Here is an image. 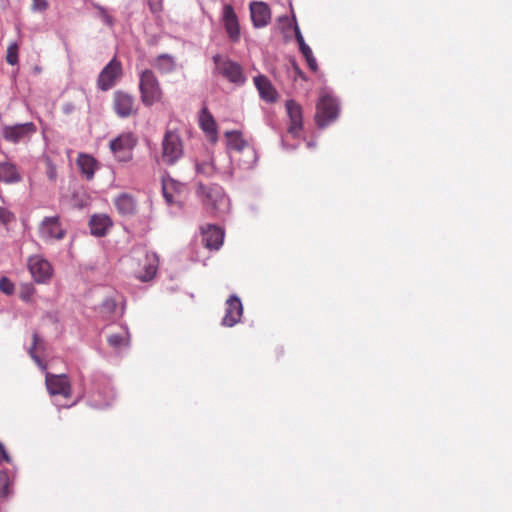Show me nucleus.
Returning <instances> with one entry per match:
<instances>
[{"mask_svg": "<svg viewBox=\"0 0 512 512\" xmlns=\"http://www.w3.org/2000/svg\"><path fill=\"white\" fill-rule=\"evenodd\" d=\"M250 16L255 28H263L271 21V10L268 4L262 1H254L249 5Z\"/></svg>", "mask_w": 512, "mask_h": 512, "instance_id": "nucleus-16", "label": "nucleus"}, {"mask_svg": "<svg viewBox=\"0 0 512 512\" xmlns=\"http://www.w3.org/2000/svg\"><path fill=\"white\" fill-rule=\"evenodd\" d=\"M153 65L161 73H170L175 69V61L173 57L167 54L159 55L154 60Z\"/></svg>", "mask_w": 512, "mask_h": 512, "instance_id": "nucleus-27", "label": "nucleus"}, {"mask_svg": "<svg viewBox=\"0 0 512 512\" xmlns=\"http://www.w3.org/2000/svg\"><path fill=\"white\" fill-rule=\"evenodd\" d=\"M243 314V306L241 300L231 295L226 301L225 315L222 319V324L227 327H233L240 322Z\"/></svg>", "mask_w": 512, "mask_h": 512, "instance_id": "nucleus-17", "label": "nucleus"}, {"mask_svg": "<svg viewBox=\"0 0 512 512\" xmlns=\"http://www.w3.org/2000/svg\"><path fill=\"white\" fill-rule=\"evenodd\" d=\"M285 107L290 119L287 131L293 137H298L303 128L302 107L294 100H287Z\"/></svg>", "mask_w": 512, "mask_h": 512, "instance_id": "nucleus-14", "label": "nucleus"}, {"mask_svg": "<svg viewBox=\"0 0 512 512\" xmlns=\"http://www.w3.org/2000/svg\"><path fill=\"white\" fill-rule=\"evenodd\" d=\"M21 174L15 164L11 162H0V182L14 184L20 182Z\"/></svg>", "mask_w": 512, "mask_h": 512, "instance_id": "nucleus-22", "label": "nucleus"}, {"mask_svg": "<svg viewBox=\"0 0 512 512\" xmlns=\"http://www.w3.org/2000/svg\"><path fill=\"white\" fill-rule=\"evenodd\" d=\"M89 226L92 235L102 237L111 228L112 221L109 216L104 214L93 215L89 221Z\"/></svg>", "mask_w": 512, "mask_h": 512, "instance_id": "nucleus-20", "label": "nucleus"}, {"mask_svg": "<svg viewBox=\"0 0 512 512\" xmlns=\"http://www.w3.org/2000/svg\"><path fill=\"white\" fill-rule=\"evenodd\" d=\"M28 269L37 283H45L52 277L51 264L41 256L35 255L28 259Z\"/></svg>", "mask_w": 512, "mask_h": 512, "instance_id": "nucleus-13", "label": "nucleus"}, {"mask_svg": "<svg viewBox=\"0 0 512 512\" xmlns=\"http://www.w3.org/2000/svg\"><path fill=\"white\" fill-rule=\"evenodd\" d=\"M295 38L296 41L298 42L299 48L302 47L303 44H306L297 24H295Z\"/></svg>", "mask_w": 512, "mask_h": 512, "instance_id": "nucleus-38", "label": "nucleus"}, {"mask_svg": "<svg viewBox=\"0 0 512 512\" xmlns=\"http://www.w3.org/2000/svg\"><path fill=\"white\" fill-rule=\"evenodd\" d=\"M118 212L122 215H130L135 211L134 199L128 194H121L114 200Z\"/></svg>", "mask_w": 512, "mask_h": 512, "instance_id": "nucleus-26", "label": "nucleus"}, {"mask_svg": "<svg viewBox=\"0 0 512 512\" xmlns=\"http://www.w3.org/2000/svg\"><path fill=\"white\" fill-rule=\"evenodd\" d=\"M112 108L119 118L136 116L139 111L135 96L122 90L113 93Z\"/></svg>", "mask_w": 512, "mask_h": 512, "instance_id": "nucleus-5", "label": "nucleus"}, {"mask_svg": "<svg viewBox=\"0 0 512 512\" xmlns=\"http://www.w3.org/2000/svg\"><path fill=\"white\" fill-rule=\"evenodd\" d=\"M221 21L229 40L233 43L239 42L241 38V27L238 16L231 4H225L223 6Z\"/></svg>", "mask_w": 512, "mask_h": 512, "instance_id": "nucleus-9", "label": "nucleus"}, {"mask_svg": "<svg viewBox=\"0 0 512 512\" xmlns=\"http://www.w3.org/2000/svg\"><path fill=\"white\" fill-rule=\"evenodd\" d=\"M225 137L227 139V147L230 150L241 152L248 147V142L238 131H227Z\"/></svg>", "mask_w": 512, "mask_h": 512, "instance_id": "nucleus-25", "label": "nucleus"}, {"mask_svg": "<svg viewBox=\"0 0 512 512\" xmlns=\"http://www.w3.org/2000/svg\"><path fill=\"white\" fill-rule=\"evenodd\" d=\"M46 386L51 395H61L65 398L71 396V385L66 375H53L47 373Z\"/></svg>", "mask_w": 512, "mask_h": 512, "instance_id": "nucleus-15", "label": "nucleus"}, {"mask_svg": "<svg viewBox=\"0 0 512 512\" xmlns=\"http://www.w3.org/2000/svg\"><path fill=\"white\" fill-rule=\"evenodd\" d=\"M38 340H39L38 335L36 333H34L33 334V345L29 349V354L35 360L36 363L41 364L40 358L35 354V349H36Z\"/></svg>", "mask_w": 512, "mask_h": 512, "instance_id": "nucleus-35", "label": "nucleus"}, {"mask_svg": "<svg viewBox=\"0 0 512 512\" xmlns=\"http://www.w3.org/2000/svg\"><path fill=\"white\" fill-rule=\"evenodd\" d=\"M108 343L115 349L129 344V333L123 332L121 334H112L108 337Z\"/></svg>", "mask_w": 512, "mask_h": 512, "instance_id": "nucleus-29", "label": "nucleus"}, {"mask_svg": "<svg viewBox=\"0 0 512 512\" xmlns=\"http://www.w3.org/2000/svg\"><path fill=\"white\" fill-rule=\"evenodd\" d=\"M294 70H295V74L298 77H300L303 80H306L305 74L303 73V71L296 64H294Z\"/></svg>", "mask_w": 512, "mask_h": 512, "instance_id": "nucleus-42", "label": "nucleus"}, {"mask_svg": "<svg viewBox=\"0 0 512 512\" xmlns=\"http://www.w3.org/2000/svg\"><path fill=\"white\" fill-rule=\"evenodd\" d=\"M34 289L32 287H26L23 292H21V298L28 301L32 296Z\"/></svg>", "mask_w": 512, "mask_h": 512, "instance_id": "nucleus-40", "label": "nucleus"}, {"mask_svg": "<svg viewBox=\"0 0 512 512\" xmlns=\"http://www.w3.org/2000/svg\"><path fill=\"white\" fill-rule=\"evenodd\" d=\"M45 173L48 179L52 182H55L57 179V168L53 164L50 158H45Z\"/></svg>", "mask_w": 512, "mask_h": 512, "instance_id": "nucleus-32", "label": "nucleus"}, {"mask_svg": "<svg viewBox=\"0 0 512 512\" xmlns=\"http://www.w3.org/2000/svg\"><path fill=\"white\" fill-rule=\"evenodd\" d=\"M137 144V137L132 132H124L110 141L109 147L119 161L132 159V150Z\"/></svg>", "mask_w": 512, "mask_h": 512, "instance_id": "nucleus-7", "label": "nucleus"}, {"mask_svg": "<svg viewBox=\"0 0 512 512\" xmlns=\"http://www.w3.org/2000/svg\"><path fill=\"white\" fill-rule=\"evenodd\" d=\"M185 189L184 184L172 179L163 178L162 180V192L163 196L168 204L175 202V195L180 194Z\"/></svg>", "mask_w": 512, "mask_h": 512, "instance_id": "nucleus-21", "label": "nucleus"}, {"mask_svg": "<svg viewBox=\"0 0 512 512\" xmlns=\"http://www.w3.org/2000/svg\"><path fill=\"white\" fill-rule=\"evenodd\" d=\"M0 290L7 295H11L14 292V284L8 278L2 277L0 279Z\"/></svg>", "mask_w": 512, "mask_h": 512, "instance_id": "nucleus-33", "label": "nucleus"}, {"mask_svg": "<svg viewBox=\"0 0 512 512\" xmlns=\"http://www.w3.org/2000/svg\"><path fill=\"white\" fill-rule=\"evenodd\" d=\"M77 166L86 179L91 180L97 169V161L90 155L80 154L77 158Z\"/></svg>", "mask_w": 512, "mask_h": 512, "instance_id": "nucleus-24", "label": "nucleus"}, {"mask_svg": "<svg viewBox=\"0 0 512 512\" xmlns=\"http://www.w3.org/2000/svg\"><path fill=\"white\" fill-rule=\"evenodd\" d=\"M254 84L261 99L268 103H274L278 99V93L271 81L264 75L254 77Z\"/></svg>", "mask_w": 512, "mask_h": 512, "instance_id": "nucleus-19", "label": "nucleus"}, {"mask_svg": "<svg viewBox=\"0 0 512 512\" xmlns=\"http://www.w3.org/2000/svg\"><path fill=\"white\" fill-rule=\"evenodd\" d=\"M11 494V480L6 470H0V499H6Z\"/></svg>", "mask_w": 512, "mask_h": 512, "instance_id": "nucleus-28", "label": "nucleus"}, {"mask_svg": "<svg viewBox=\"0 0 512 512\" xmlns=\"http://www.w3.org/2000/svg\"><path fill=\"white\" fill-rule=\"evenodd\" d=\"M199 124L202 130L208 134L213 141L217 139V124L212 116V114L208 111L206 107H203L201 110V114L199 117Z\"/></svg>", "mask_w": 512, "mask_h": 512, "instance_id": "nucleus-23", "label": "nucleus"}, {"mask_svg": "<svg viewBox=\"0 0 512 512\" xmlns=\"http://www.w3.org/2000/svg\"><path fill=\"white\" fill-rule=\"evenodd\" d=\"M305 60L307 62L308 67L313 72H316L318 70L317 61H316L315 57L313 56V54L311 56H309V57H306Z\"/></svg>", "mask_w": 512, "mask_h": 512, "instance_id": "nucleus-37", "label": "nucleus"}, {"mask_svg": "<svg viewBox=\"0 0 512 512\" xmlns=\"http://www.w3.org/2000/svg\"><path fill=\"white\" fill-rule=\"evenodd\" d=\"M196 172L205 177H211L215 173V166L212 160H207L203 162H196L195 164Z\"/></svg>", "mask_w": 512, "mask_h": 512, "instance_id": "nucleus-30", "label": "nucleus"}, {"mask_svg": "<svg viewBox=\"0 0 512 512\" xmlns=\"http://www.w3.org/2000/svg\"><path fill=\"white\" fill-rule=\"evenodd\" d=\"M0 459L4 460L7 463L11 462V458L8 455V453L6 452V449L1 442H0Z\"/></svg>", "mask_w": 512, "mask_h": 512, "instance_id": "nucleus-39", "label": "nucleus"}, {"mask_svg": "<svg viewBox=\"0 0 512 512\" xmlns=\"http://www.w3.org/2000/svg\"><path fill=\"white\" fill-rule=\"evenodd\" d=\"M339 114V105L335 98L323 95L316 105L315 121L318 127L324 128L333 122Z\"/></svg>", "mask_w": 512, "mask_h": 512, "instance_id": "nucleus-6", "label": "nucleus"}, {"mask_svg": "<svg viewBox=\"0 0 512 512\" xmlns=\"http://www.w3.org/2000/svg\"><path fill=\"white\" fill-rule=\"evenodd\" d=\"M304 58L311 56L312 50L307 44H303L302 47L299 48Z\"/></svg>", "mask_w": 512, "mask_h": 512, "instance_id": "nucleus-41", "label": "nucleus"}, {"mask_svg": "<svg viewBox=\"0 0 512 512\" xmlns=\"http://www.w3.org/2000/svg\"><path fill=\"white\" fill-rule=\"evenodd\" d=\"M139 91L141 101L144 106L147 107L161 102L164 96L156 75L150 69H145L141 72L139 79Z\"/></svg>", "mask_w": 512, "mask_h": 512, "instance_id": "nucleus-2", "label": "nucleus"}, {"mask_svg": "<svg viewBox=\"0 0 512 512\" xmlns=\"http://www.w3.org/2000/svg\"><path fill=\"white\" fill-rule=\"evenodd\" d=\"M217 71L227 78L230 82L235 84H243L245 77L242 72L241 66L229 59H222L220 55L213 57Z\"/></svg>", "mask_w": 512, "mask_h": 512, "instance_id": "nucleus-10", "label": "nucleus"}, {"mask_svg": "<svg viewBox=\"0 0 512 512\" xmlns=\"http://www.w3.org/2000/svg\"><path fill=\"white\" fill-rule=\"evenodd\" d=\"M224 240V231L214 225H208L206 229L202 231V243L210 250H218Z\"/></svg>", "mask_w": 512, "mask_h": 512, "instance_id": "nucleus-18", "label": "nucleus"}, {"mask_svg": "<svg viewBox=\"0 0 512 512\" xmlns=\"http://www.w3.org/2000/svg\"><path fill=\"white\" fill-rule=\"evenodd\" d=\"M39 235L44 241L61 240L66 235L58 216L45 217L39 225Z\"/></svg>", "mask_w": 512, "mask_h": 512, "instance_id": "nucleus-11", "label": "nucleus"}, {"mask_svg": "<svg viewBox=\"0 0 512 512\" xmlns=\"http://www.w3.org/2000/svg\"><path fill=\"white\" fill-rule=\"evenodd\" d=\"M184 153L183 142L180 135L168 130L162 140L161 159L167 165L175 164Z\"/></svg>", "mask_w": 512, "mask_h": 512, "instance_id": "nucleus-4", "label": "nucleus"}, {"mask_svg": "<svg viewBox=\"0 0 512 512\" xmlns=\"http://www.w3.org/2000/svg\"><path fill=\"white\" fill-rule=\"evenodd\" d=\"M122 76V65L119 60L113 58L100 72L97 86L102 91L111 89Z\"/></svg>", "mask_w": 512, "mask_h": 512, "instance_id": "nucleus-8", "label": "nucleus"}, {"mask_svg": "<svg viewBox=\"0 0 512 512\" xmlns=\"http://www.w3.org/2000/svg\"><path fill=\"white\" fill-rule=\"evenodd\" d=\"M14 220V215L4 207H0V223L8 224Z\"/></svg>", "mask_w": 512, "mask_h": 512, "instance_id": "nucleus-34", "label": "nucleus"}, {"mask_svg": "<svg viewBox=\"0 0 512 512\" xmlns=\"http://www.w3.org/2000/svg\"><path fill=\"white\" fill-rule=\"evenodd\" d=\"M32 1H33L32 10H34V11H45L49 6L47 0H32Z\"/></svg>", "mask_w": 512, "mask_h": 512, "instance_id": "nucleus-36", "label": "nucleus"}, {"mask_svg": "<svg viewBox=\"0 0 512 512\" xmlns=\"http://www.w3.org/2000/svg\"><path fill=\"white\" fill-rule=\"evenodd\" d=\"M36 132V126L33 122H26L15 125H4L1 129L2 137L12 143H17L31 136Z\"/></svg>", "mask_w": 512, "mask_h": 512, "instance_id": "nucleus-12", "label": "nucleus"}, {"mask_svg": "<svg viewBox=\"0 0 512 512\" xmlns=\"http://www.w3.org/2000/svg\"><path fill=\"white\" fill-rule=\"evenodd\" d=\"M19 46L17 43H12L7 48L6 61L10 65L18 63Z\"/></svg>", "mask_w": 512, "mask_h": 512, "instance_id": "nucleus-31", "label": "nucleus"}, {"mask_svg": "<svg viewBox=\"0 0 512 512\" xmlns=\"http://www.w3.org/2000/svg\"><path fill=\"white\" fill-rule=\"evenodd\" d=\"M135 259L138 261V269L135 270V276L142 282L152 280L158 270L159 259L156 253L145 249H138L135 252Z\"/></svg>", "mask_w": 512, "mask_h": 512, "instance_id": "nucleus-3", "label": "nucleus"}, {"mask_svg": "<svg viewBox=\"0 0 512 512\" xmlns=\"http://www.w3.org/2000/svg\"><path fill=\"white\" fill-rule=\"evenodd\" d=\"M196 195L207 212L216 215L227 206V198L223 188L218 184L204 185L198 183Z\"/></svg>", "mask_w": 512, "mask_h": 512, "instance_id": "nucleus-1", "label": "nucleus"}]
</instances>
